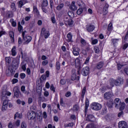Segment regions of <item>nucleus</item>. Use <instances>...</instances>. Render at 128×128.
Segmentation results:
<instances>
[{"mask_svg": "<svg viewBox=\"0 0 128 128\" xmlns=\"http://www.w3.org/2000/svg\"><path fill=\"white\" fill-rule=\"evenodd\" d=\"M102 106L98 102H93L91 104V108L94 110H102Z\"/></svg>", "mask_w": 128, "mask_h": 128, "instance_id": "nucleus-1", "label": "nucleus"}, {"mask_svg": "<svg viewBox=\"0 0 128 128\" xmlns=\"http://www.w3.org/2000/svg\"><path fill=\"white\" fill-rule=\"evenodd\" d=\"M70 64L72 66H74L75 64L76 66H78L80 68V66L82 62H80V58H78L76 59L72 58L70 60Z\"/></svg>", "mask_w": 128, "mask_h": 128, "instance_id": "nucleus-2", "label": "nucleus"}, {"mask_svg": "<svg viewBox=\"0 0 128 128\" xmlns=\"http://www.w3.org/2000/svg\"><path fill=\"white\" fill-rule=\"evenodd\" d=\"M36 118V112L34 111H29L28 112V120H34Z\"/></svg>", "mask_w": 128, "mask_h": 128, "instance_id": "nucleus-3", "label": "nucleus"}, {"mask_svg": "<svg viewBox=\"0 0 128 128\" xmlns=\"http://www.w3.org/2000/svg\"><path fill=\"white\" fill-rule=\"evenodd\" d=\"M41 34L44 36L45 38H48L50 36V32L46 30V28H43L42 29Z\"/></svg>", "mask_w": 128, "mask_h": 128, "instance_id": "nucleus-4", "label": "nucleus"}, {"mask_svg": "<svg viewBox=\"0 0 128 128\" xmlns=\"http://www.w3.org/2000/svg\"><path fill=\"white\" fill-rule=\"evenodd\" d=\"M24 38V44H30V41L32 40V36H24L23 37Z\"/></svg>", "mask_w": 128, "mask_h": 128, "instance_id": "nucleus-5", "label": "nucleus"}, {"mask_svg": "<svg viewBox=\"0 0 128 128\" xmlns=\"http://www.w3.org/2000/svg\"><path fill=\"white\" fill-rule=\"evenodd\" d=\"M71 80H80V76H78L76 78V70H72V76H71Z\"/></svg>", "mask_w": 128, "mask_h": 128, "instance_id": "nucleus-6", "label": "nucleus"}, {"mask_svg": "<svg viewBox=\"0 0 128 128\" xmlns=\"http://www.w3.org/2000/svg\"><path fill=\"white\" fill-rule=\"evenodd\" d=\"M90 74V68L88 66L84 68L82 71V74L83 76H86Z\"/></svg>", "mask_w": 128, "mask_h": 128, "instance_id": "nucleus-7", "label": "nucleus"}, {"mask_svg": "<svg viewBox=\"0 0 128 128\" xmlns=\"http://www.w3.org/2000/svg\"><path fill=\"white\" fill-rule=\"evenodd\" d=\"M18 64H20V59L18 58L14 59L12 62V66H14L15 68H18Z\"/></svg>", "mask_w": 128, "mask_h": 128, "instance_id": "nucleus-8", "label": "nucleus"}, {"mask_svg": "<svg viewBox=\"0 0 128 128\" xmlns=\"http://www.w3.org/2000/svg\"><path fill=\"white\" fill-rule=\"evenodd\" d=\"M118 128H128V124L124 121H121L118 122Z\"/></svg>", "mask_w": 128, "mask_h": 128, "instance_id": "nucleus-9", "label": "nucleus"}, {"mask_svg": "<svg viewBox=\"0 0 128 128\" xmlns=\"http://www.w3.org/2000/svg\"><path fill=\"white\" fill-rule=\"evenodd\" d=\"M94 28H96L94 27V26L92 24H90L86 25V30L88 32H94Z\"/></svg>", "mask_w": 128, "mask_h": 128, "instance_id": "nucleus-10", "label": "nucleus"}, {"mask_svg": "<svg viewBox=\"0 0 128 128\" xmlns=\"http://www.w3.org/2000/svg\"><path fill=\"white\" fill-rule=\"evenodd\" d=\"M122 102H120V99L118 98H116L114 100V104L115 106V108H118V107L120 106V104Z\"/></svg>", "mask_w": 128, "mask_h": 128, "instance_id": "nucleus-11", "label": "nucleus"}, {"mask_svg": "<svg viewBox=\"0 0 128 128\" xmlns=\"http://www.w3.org/2000/svg\"><path fill=\"white\" fill-rule=\"evenodd\" d=\"M112 96V94L110 92H106L104 94V100H110Z\"/></svg>", "mask_w": 128, "mask_h": 128, "instance_id": "nucleus-12", "label": "nucleus"}, {"mask_svg": "<svg viewBox=\"0 0 128 128\" xmlns=\"http://www.w3.org/2000/svg\"><path fill=\"white\" fill-rule=\"evenodd\" d=\"M86 120H88V122H94L96 120V118L93 115L90 114L87 116Z\"/></svg>", "mask_w": 128, "mask_h": 128, "instance_id": "nucleus-13", "label": "nucleus"}, {"mask_svg": "<svg viewBox=\"0 0 128 128\" xmlns=\"http://www.w3.org/2000/svg\"><path fill=\"white\" fill-rule=\"evenodd\" d=\"M124 84V80L121 78H119L117 80H115V86H118Z\"/></svg>", "mask_w": 128, "mask_h": 128, "instance_id": "nucleus-14", "label": "nucleus"}, {"mask_svg": "<svg viewBox=\"0 0 128 128\" xmlns=\"http://www.w3.org/2000/svg\"><path fill=\"white\" fill-rule=\"evenodd\" d=\"M80 50L78 48H72V53L74 56H78L80 54Z\"/></svg>", "mask_w": 128, "mask_h": 128, "instance_id": "nucleus-15", "label": "nucleus"}, {"mask_svg": "<svg viewBox=\"0 0 128 128\" xmlns=\"http://www.w3.org/2000/svg\"><path fill=\"white\" fill-rule=\"evenodd\" d=\"M76 2L74 1L72 2L70 6V9L71 10L74 12V10H78V7L76 6Z\"/></svg>", "mask_w": 128, "mask_h": 128, "instance_id": "nucleus-16", "label": "nucleus"}, {"mask_svg": "<svg viewBox=\"0 0 128 128\" xmlns=\"http://www.w3.org/2000/svg\"><path fill=\"white\" fill-rule=\"evenodd\" d=\"M108 12V4H105L103 8V14L106 16Z\"/></svg>", "mask_w": 128, "mask_h": 128, "instance_id": "nucleus-17", "label": "nucleus"}, {"mask_svg": "<svg viewBox=\"0 0 128 128\" xmlns=\"http://www.w3.org/2000/svg\"><path fill=\"white\" fill-rule=\"evenodd\" d=\"M9 36L11 38L12 42H14V33L12 31H10L9 32Z\"/></svg>", "mask_w": 128, "mask_h": 128, "instance_id": "nucleus-18", "label": "nucleus"}, {"mask_svg": "<svg viewBox=\"0 0 128 128\" xmlns=\"http://www.w3.org/2000/svg\"><path fill=\"white\" fill-rule=\"evenodd\" d=\"M65 24L66 26H72L74 24V21L72 20V19L70 18L68 20L65 21Z\"/></svg>", "mask_w": 128, "mask_h": 128, "instance_id": "nucleus-19", "label": "nucleus"}, {"mask_svg": "<svg viewBox=\"0 0 128 128\" xmlns=\"http://www.w3.org/2000/svg\"><path fill=\"white\" fill-rule=\"evenodd\" d=\"M67 38H68L67 42H72V34L71 32H69L67 34Z\"/></svg>", "mask_w": 128, "mask_h": 128, "instance_id": "nucleus-20", "label": "nucleus"}, {"mask_svg": "<svg viewBox=\"0 0 128 128\" xmlns=\"http://www.w3.org/2000/svg\"><path fill=\"white\" fill-rule=\"evenodd\" d=\"M16 46H14L12 49V55L13 56H16Z\"/></svg>", "mask_w": 128, "mask_h": 128, "instance_id": "nucleus-21", "label": "nucleus"}, {"mask_svg": "<svg viewBox=\"0 0 128 128\" xmlns=\"http://www.w3.org/2000/svg\"><path fill=\"white\" fill-rule=\"evenodd\" d=\"M6 16L7 18H12L14 16V14H12V12L8 11L6 12Z\"/></svg>", "mask_w": 128, "mask_h": 128, "instance_id": "nucleus-22", "label": "nucleus"}, {"mask_svg": "<svg viewBox=\"0 0 128 128\" xmlns=\"http://www.w3.org/2000/svg\"><path fill=\"white\" fill-rule=\"evenodd\" d=\"M48 0H42V8H46V6H48Z\"/></svg>", "mask_w": 128, "mask_h": 128, "instance_id": "nucleus-23", "label": "nucleus"}, {"mask_svg": "<svg viewBox=\"0 0 128 128\" xmlns=\"http://www.w3.org/2000/svg\"><path fill=\"white\" fill-rule=\"evenodd\" d=\"M124 108H126V104H124V102H121L118 108H120V110H124Z\"/></svg>", "mask_w": 128, "mask_h": 128, "instance_id": "nucleus-24", "label": "nucleus"}, {"mask_svg": "<svg viewBox=\"0 0 128 128\" xmlns=\"http://www.w3.org/2000/svg\"><path fill=\"white\" fill-rule=\"evenodd\" d=\"M102 66H104V62H100L98 64L96 68L98 70H100Z\"/></svg>", "mask_w": 128, "mask_h": 128, "instance_id": "nucleus-25", "label": "nucleus"}, {"mask_svg": "<svg viewBox=\"0 0 128 128\" xmlns=\"http://www.w3.org/2000/svg\"><path fill=\"white\" fill-rule=\"evenodd\" d=\"M64 4L63 3H62L56 6V10H62V8H64Z\"/></svg>", "mask_w": 128, "mask_h": 128, "instance_id": "nucleus-26", "label": "nucleus"}, {"mask_svg": "<svg viewBox=\"0 0 128 128\" xmlns=\"http://www.w3.org/2000/svg\"><path fill=\"white\" fill-rule=\"evenodd\" d=\"M110 82L111 86L114 87V84H116V80L113 78H110Z\"/></svg>", "mask_w": 128, "mask_h": 128, "instance_id": "nucleus-27", "label": "nucleus"}, {"mask_svg": "<svg viewBox=\"0 0 128 128\" xmlns=\"http://www.w3.org/2000/svg\"><path fill=\"white\" fill-rule=\"evenodd\" d=\"M22 26L20 25V22H18V30L20 32V34H22Z\"/></svg>", "mask_w": 128, "mask_h": 128, "instance_id": "nucleus-28", "label": "nucleus"}, {"mask_svg": "<svg viewBox=\"0 0 128 128\" xmlns=\"http://www.w3.org/2000/svg\"><path fill=\"white\" fill-rule=\"evenodd\" d=\"M89 105L90 103L88 102V100H86L85 102V112H88V108Z\"/></svg>", "mask_w": 128, "mask_h": 128, "instance_id": "nucleus-29", "label": "nucleus"}, {"mask_svg": "<svg viewBox=\"0 0 128 128\" xmlns=\"http://www.w3.org/2000/svg\"><path fill=\"white\" fill-rule=\"evenodd\" d=\"M12 94V93L8 92H2V96H10Z\"/></svg>", "mask_w": 128, "mask_h": 128, "instance_id": "nucleus-30", "label": "nucleus"}, {"mask_svg": "<svg viewBox=\"0 0 128 128\" xmlns=\"http://www.w3.org/2000/svg\"><path fill=\"white\" fill-rule=\"evenodd\" d=\"M50 20L51 22H52V24H56V16H54V14H52Z\"/></svg>", "mask_w": 128, "mask_h": 128, "instance_id": "nucleus-31", "label": "nucleus"}, {"mask_svg": "<svg viewBox=\"0 0 128 128\" xmlns=\"http://www.w3.org/2000/svg\"><path fill=\"white\" fill-rule=\"evenodd\" d=\"M56 70H60V63L59 62H57L56 64Z\"/></svg>", "mask_w": 128, "mask_h": 128, "instance_id": "nucleus-32", "label": "nucleus"}, {"mask_svg": "<svg viewBox=\"0 0 128 128\" xmlns=\"http://www.w3.org/2000/svg\"><path fill=\"white\" fill-rule=\"evenodd\" d=\"M16 118H22V114H19L18 112H16L14 116V119L16 120Z\"/></svg>", "mask_w": 128, "mask_h": 128, "instance_id": "nucleus-33", "label": "nucleus"}, {"mask_svg": "<svg viewBox=\"0 0 128 128\" xmlns=\"http://www.w3.org/2000/svg\"><path fill=\"white\" fill-rule=\"evenodd\" d=\"M10 22H11L12 26L14 28L16 26V22H14V19H11L10 20Z\"/></svg>", "mask_w": 128, "mask_h": 128, "instance_id": "nucleus-34", "label": "nucleus"}, {"mask_svg": "<svg viewBox=\"0 0 128 128\" xmlns=\"http://www.w3.org/2000/svg\"><path fill=\"white\" fill-rule=\"evenodd\" d=\"M5 60L7 64H10V62H12V59H10V57H6Z\"/></svg>", "mask_w": 128, "mask_h": 128, "instance_id": "nucleus-35", "label": "nucleus"}, {"mask_svg": "<svg viewBox=\"0 0 128 128\" xmlns=\"http://www.w3.org/2000/svg\"><path fill=\"white\" fill-rule=\"evenodd\" d=\"M86 128H96V126L94 124H88L86 126Z\"/></svg>", "mask_w": 128, "mask_h": 128, "instance_id": "nucleus-36", "label": "nucleus"}, {"mask_svg": "<svg viewBox=\"0 0 128 128\" xmlns=\"http://www.w3.org/2000/svg\"><path fill=\"white\" fill-rule=\"evenodd\" d=\"M20 124V120H17L14 123V126H19Z\"/></svg>", "mask_w": 128, "mask_h": 128, "instance_id": "nucleus-37", "label": "nucleus"}, {"mask_svg": "<svg viewBox=\"0 0 128 128\" xmlns=\"http://www.w3.org/2000/svg\"><path fill=\"white\" fill-rule=\"evenodd\" d=\"M80 42L82 44L83 46H86V40L82 38L80 39Z\"/></svg>", "mask_w": 128, "mask_h": 128, "instance_id": "nucleus-38", "label": "nucleus"}, {"mask_svg": "<svg viewBox=\"0 0 128 128\" xmlns=\"http://www.w3.org/2000/svg\"><path fill=\"white\" fill-rule=\"evenodd\" d=\"M118 40H119L118 39H116V38L112 40V42L113 44H114V45L117 44L118 42Z\"/></svg>", "mask_w": 128, "mask_h": 128, "instance_id": "nucleus-39", "label": "nucleus"}, {"mask_svg": "<svg viewBox=\"0 0 128 128\" xmlns=\"http://www.w3.org/2000/svg\"><path fill=\"white\" fill-rule=\"evenodd\" d=\"M94 50L96 54H98L100 52V48L97 46H94Z\"/></svg>", "mask_w": 128, "mask_h": 128, "instance_id": "nucleus-40", "label": "nucleus"}, {"mask_svg": "<svg viewBox=\"0 0 128 128\" xmlns=\"http://www.w3.org/2000/svg\"><path fill=\"white\" fill-rule=\"evenodd\" d=\"M112 30V23L110 22L108 26V32H110V30Z\"/></svg>", "mask_w": 128, "mask_h": 128, "instance_id": "nucleus-41", "label": "nucleus"}, {"mask_svg": "<svg viewBox=\"0 0 128 128\" xmlns=\"http://www.w3.org/2000/svg\"><path fill=\"white\" fill-rule=\"evenodd\" d=\"M50 90H52V92H56V88H54V84H50Z\"/></svg>", "mask_w": 128, "mask_h": 128, "instance_id": "nucleus-42", "label": "nucleus"}, {"mask_svg": "<svg viewBox=\"0 0 128 128\" xmlns=\"http://www.w3.org/2000/svg\"><path fill=\"white\" fill-rule=\"evenodd\" d=\"M48 64V60H44V61L42 62V65L44 66H46V64Z\"/></svg>", "mask_w": 128, "mask_h": 128, "instance_id": "nucleus-43", "label": "nucleus"}, {"mask_svg": "<svg viewBox=\"0 0 128 128\" xmlns=\"http://www.w3.org/2000/svg\"><path fill=\"white\" fill-rule=\"evenodd\" d=\"M33 10H34V12H36L37 14H38L39 12H38V8H36V6H34Z\"/></svg>", "mask_w": 128, "mask_h": 128, "instance_id": "nucleus-44", "label": "nucleus"}, {"mask_svg": "<svg viewBox=\"0 0 128 128\" xmlns=\"http://www.w3.org/2000/svg\"><path fill=\"white\" fill-rule=\"evenodd\" d=\"M86 87H84L82 90V98H84V94H86Z\"/></svg>", "mask_w": 128, "mask_h": 128, "instance_id": "nucleus-45", "label": "nucleus"}, {"mask_svg": "<svg viewBox=\"0 0 128 128\" xmlns=\"http://www.w3.org/2000/svg\"><path fill=\"white\" fill-rule=\"evenodd\" d=\"M72 96V92H67L65 94V96H66V98H70V96Z\"/></svg>", "mask_w": 128, "mask_h": 128, "instance_id": "nucleus-46", "label": "nucleus"}, {"mask_svg": "<svg viewBox=\"0 0 128 128\" xmlns=\"http://www.w3.org/2000/svg\"><path fill=\"white\" fill-rule=\"evenodd\" d=\"M74 110H80V106L78 105H75L73 107Z\"/></svg>", "mask_w": 128, "mask_h": 128, "instance_id": "nucleus-47", "label": "nucleus"}, {"mask_svg": "<svg viewBox=\"0 0 128 128\" xmlns=\"http://www.w3.org/2000/svg\"><path fill=\"white\" fill-rule=\"evenodd\" d=\"M21 128H26V124L24 122H22L21 124Z\"/></svg>", "mask_w": 128, "mask_h": 128, "instance_id": "nucleus-48", "label": "nucleus"}, {"mask_svg": "<svg viewBox=\"0 0 128 128\" xmlns=\"http://www.w3.org/2000/svg\"><path fill=\"white\" fill-rule=\"evenodd\" d=\"M82 14V9L79 8L77 10V14Z\"/></svg>", "mask_w": 128, "mask_h": 128, "instance_id": "nucleus-49", "label": "nucleus"}, {"mask_svg": "<svg viewBox=\"0 0 128 128\" xmlns=\"http://www.w3.org/2000/svg\"><path fill=\"white\" fill-rule=\"evenodd\" d=\"M40 80H46V75H42Z\"/></svg>", "mask_w": 128, "mask_h": 128, "instance_id": "nucleus-50", "label": "nucleus"}, {"mask_svg": "<svg viewBox=\"0 0 128 128\" xmlns=\"http://www.w3.org/2000/svg\"><path fill=\"white\" fill-rule=\"evenodd\" d=\"M98 42V39L93 40L92 41V44H96V43Z\"/></svg>", "mask_w": 128, "mask_h": 128, "instance_id": "nucleus-51", "label": "nucleus"}, {"mask_svg": "<svg viewBox=\"0 0 128 128\" xmlns=\"http://www.w3.org/2000/svg\"><path fill=\"white\" fill-rule=\"evenodd\" d=\"M24 4L23 2L22 1V0H20L19 2V4H18V6L19 8H22V6H24Z\"/></svg>", "mask_w": 128, "mask_h": 128, "instance_id": "nucleus-52", "label": "nucleus"}, {"mask_svg": "<svg viewBox=\"0 0 128 128\" xmlns=\"http://www.w3.org/2000/svg\"><path fill=\"white\" fill-rule=\"evenodd\" d=\"M68 16L70 18H72V16H74V13L72 12H68Z\"/></svg>", "mask_w": 128, "mask_h": 128, "instance_id": "nucleus-53", "label": "nucleus"}, {"mask_svg": "<svg viewBox=\"0 0 128 128\" xmlns=\"http://www.w3.org/2000/svg\"><path fill=\"white\" fill-rule=\"evenodd\" d=\"M32 102H33V100H32V98H28V104H32Z\"/></svg>", "mask_w": 128, "mask_h": 128, "instance_id": "nucleus-54", "label": "nucleus"}, {"mask_svg": "<svg viewBox=\"0 0 128 128\" xmlns=\"http://www.w3.org/2000/svg\"><path fill=\"white\" fill-rule=\"evenodd\" d=\"M8 108V105H4L2 104V110H6Z\"/></svg>", "mask_w": 128, "mask_h": 128, "instance_id": "nucleus-55", "label": "nucleus"}, {"mask_svg": "<svg viewBox=\"0 0 128 128\" xmlns=\"http://www.w3.org/2000/svg\"><path fill=\"white\" fill-rule=\"evenodd\" d=\"M14 125H12V122H10L8 125V128H14Z\"/></svg>", "mask_w": 128, "mask_h": 128, "instance_id": "nucleus-56", "label": "nucleus"}, {"mask_svg": "<svg viewBox=\"0 0 128 128\" xmlns=\"http://www.w3.org/2000/svg\"><path fill=\"white\" fill-rule=\"evenodd\" d=\"M21 91L22 92H24V94L26 93V86H22L21 87Z\"/></svg>", "mask_w": 128, "mask_h": 128, "instance_id": "nucleus-57", "label": "nucleus"}, {"mask_svg": "<svg viewBox=\"0 0 128 128\" xmlns=\"http://www.w3.org/2000/svg\"><path fill=\"white\" fill-rule=\"evenodd\" d=\"M18 87L16 86L14 88V94L16 92H18Z\"/></svg>", "mask_w": 128, "mask_h": 128, "instance_id": "nucleus-58", "label": "nucleus"}, {"mask_svg": "<svg viewBox=\"0 0 128 128\" xmlns=\"http://www.w3.org/2000/svg\"><path fill=\"white\" fill-rule=\"evenodd\" d=\"M66 82V80L62 79L60 80V84H65Z\"/></svg>", "mask_w": 128, "mask_h": 128, "instance_id": "nucleus-59", "label": "nucleus"}, {"mask_svg": "<svg viewBox=\"0 0 128 128\" xmlns=\"http://www.w3.org/2000/svg\"><path fill=\"white\" fill-rule=\"evenodd\" d=\"M2 104H4V106H8V100H4Z\"/></svg>", "mask_w": 128, "mask_h": 128, "instance_id": "nucleus-60", "label": "nucleus"}, {"mask_svg": "<svg viewBox=\"0 0 128 128\" xmlns=\"http://www.w3.org/2000/svg\"><path fill=\"white\" fill-rule=\"evenodd\" d=\"M50 8L52 9V8L54 6V1H52V0H50Z\"/></svg>", "mask_w": 128, "mask_h": 128, "instance_id": "nucleus-61", "label": "nucleus"}, {"mask_svg": "<svg viewBox=\"0 0 128 128\" xmlns=\"http://www.w3.org/2000/svg\"><path fill=\"white\" fill-rule=\"evenodd\" d=\"M20 78L22 80L24 78H26V74H24V73L20 74Z\"/></svg>", "mask_w": 128, "mask_h": 128, "instance_id": "nucleus-62", "label": "nucleus"}, {"mask_svg": "<svg viewBox=\"0 0 128 128\" xmlns=\"http://www.w3.org/2000/svg\"><path fill=\"white\" fill-rule=\"evenodd\" d=\"M54 122H58V117L56 116H54Z\"/></svg>", "mask_w": 128, "mask_h": 128, "instance_id": "nucleus-63", "label": "nucleus"}, {"mask_svg": "<svg viewBox=\"0 0 128 128\" xmlns=\"http://www.w3.org/2000/svg\"><path fill=\"white\" fill-rule=\"evenodd\" d=\"M128 44H126L124 45L123 46V50H126V48H128Z\"/></svg>", "mask_w": 128, "mask_h": 128, "instance_id": "nucleus-64", "label": "nucleus"}]
</instances>
